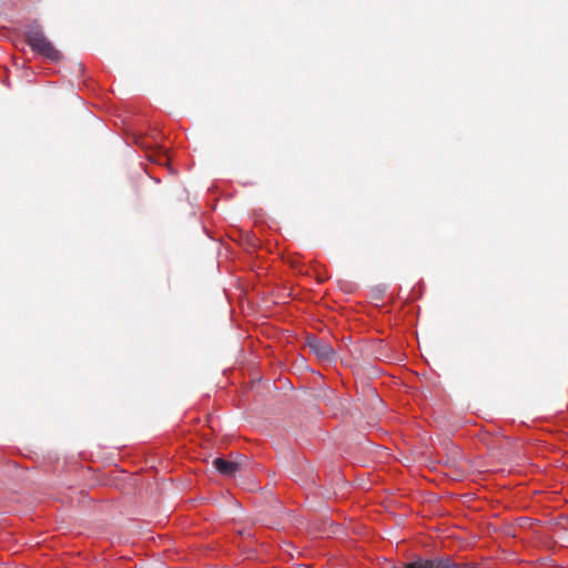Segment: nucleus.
Returning a JSON list of instances; mask_svg holds the SVG:
<instances>
[{"label":"nucleus","mask_w":568,"mask_h":568,"mask_svg":"<svg viewBox=\"0 0 568 568\" xmlns=\"http://www.w3.org/2000/svg\"><path fill=\"white\" fill-rule=\"evenodd\" d=\"M306 344L320 361L332 362L335 358V351L327 339L311 335L307 337Z\"/></svg>","instance_id":"f03ea898"},{"label":"nucleus","mask_w":568,"mask_h":568,"mask_svg":"<svg viewBox=\"0 0 568 568\" xmlns=\"http://www.w3.org/2000/svg\"><path fill=\"white\" fill-rule=\"evenodd\" d=\"M422 285H423V283H418L419 292H418V294L415 296L416 298H417V297H419V296H422V291H420Z\"/></svg>","instance_id":"20e7f679"},{"label":"nucleus","mask_w":568,"mask_h":568,"mask_svg":"<svg viewBox=\"0 0 568 568\" xmlns=\"http://www.w3.org/2000/svg\"><path fill=\"white\" fill-rule=\"evenodd\" d=\"M296 568H311L310 566L305 565V564H298L296 566Z\"/></svg>","instance_id":"39448f33"},{"label":"nucleus","mask_w":568,"mask_h":568,"mask_svg":"<svg viewBox=\"0 0 568 568\" xmlns=\"http://www.w3.org/2000/svg\"><path fill=\"white\" fill-rule=\"evenodd\" d=\"M24 37L28 45L33 52L52 62H58L62 59L61 52L47 39L41 26L37 21H32L27 26Z\"/></svg>","instance_id":"f257e3e1"},{"label":"nucleus","mask_w":568,"mask_h":568,"mask_svg":"<svg viewBox=\"0 0 568 568\" xmlns=\"http://www.w3.org/2000/svg\"><path fill=\"white\" fill-rule=\"evenodd\" d=\"M213 467L223 476L233 477L240 470L242 463L240 460H231L224 457H216L212 462Z\"/></svg>","instance_id":"7ed1b4c3"}]
</instances>
